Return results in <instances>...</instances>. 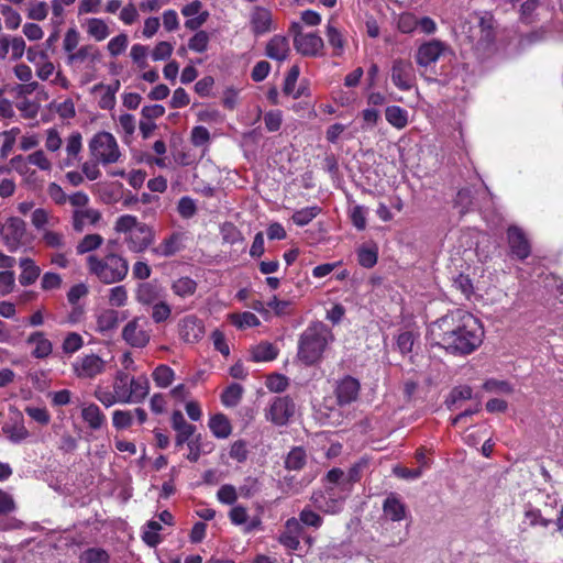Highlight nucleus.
<instances>
[{"label": "nucleus", "instance_id": "nucleus-1", "mask_svg": "<svg viewBox=\"0 0 563 563\" xmlns=\"http://www.w3.org/2000/svg\"><path fill=\"white\" fill-rule=\"evenodd\" d=\"M430 332L441 347L454 355L473 353L484 339L481 321L461 309L439 318L431 324Z\"/></svg>", "mask_w": 563, "mask_h": 563}, {"label": "nucleus", "instance_id": "nucleus-2", "mask_svg": "<svg viewBox=\"0 0 563 563\" xmlns=\"http://www.w3.org/2000/svg\"><path fill=\"white\" fill-rule=\"evenodd\" d=\"M150 393V380L146 375L131 376L124 371H118L113 377L112 390L97 386L93 397L106 408L117 404H140Z\"/></svg>", "mask_w": 563, "mask_h": 563}, {"label": "nucleus", "instance_id": "nucleus-3", "mask_svg": "<svg viewBox=\"0 0 563 563\" xmlns=\"http://www.w3.org/2000/svg\"><path fill=\"white\" fill-rule=\"evenodd\" d=\"M334 336L331 329L321 321L309 324L298 339L297 357L306 366L318 364Z\"/></svg>", "mask_w": 563, "mask_h": 563}, {"label": "nucleus", "instance_id": "nucleus-4", "mask_svg": "<svg viewBox=\"0 0 563 563\" xmlns=\"http://www.w3.org/2000/svg\"><path fill=\"white\" fill-rule=\"evenodd\" d=\"M88 273L104 285L117 284L129 274V262L122 255L108 252L103 256L90 254L86 258Z\"/></svg>", "mask_w": 563, "mask_h": 563}, {"label": "nucleus", "instance_id": "nucleus-5", "mask_svg": "<svg viewBox=\"0 0 563 563\" xmlns=\"http://www.w3.org/2000/svg\"><path fill=\"white\" fill-rule=\"evenodd\" d=\"M88 146L91 157L102 165L114 164L121 157L119 144L109 132L101 131L96 133L89 141Z\"/></svg>", "mask_w": 563, "mask_h": 563}, {"label": "nucleus", "instance_id": "nucleus-6", "mask_svg": "<svg viewBox=\"0 0 563 563\" xmlns=\"http://www.w3.org/2000/svg\"><path fill=\"white\" fill-rule=\"evenodd\" d=\"M152 336L148 320L143 316H136L128 321L121 331L122 340L134 349L145 347Z\"/></svg>", "mask_w": 563, "mask_h": 563}, {"label": "nucleus", "instance_id": "nucleus-7", "mask_svg": "<svg viewBox=\"0 0 563 563\" xmlns=\"http://www.w3.org/2000/svg\"><path fill=\"white\" fill-rule=\"evenodd\" d=\"M0 235L10 252H15L29 243L26 223L18 217H10L2 224Z\"/></svg>", "mask_w": 563, "mask_h": 563}, {"label": "nucleus", "instance_id": "nucleus-8", "mask_svg": "<svg viewBox=\"0 0 563 563\" xmlns=\"http://www.w3.org/2000/svg\"><path fill=\"white\" fill-rule=\"evenodd\" d=\"M107 364V361L96 353H82L71 363V371L79 379H95L106 373Z\"/></svg>", "mask_w": 563, "mask_h": 563}, {"label": "nucleus", "instance_id": "nucleus-9", "mask_svg": "<svg viewBox=\"0 0 563 563\" xmlns=\"http://www.w3.org/2000/svg\"><path fill=\"white\" fill-rule=\"evenodd\" d=\"M296 412L294 399L286 396L274 397L265 409V418L275 426L282 427L289 422Z\"/></svg>", "mask_w": 563, "mask_h": 563}, {"label": "nucleus", "instance_id": "nucleus-10", "mask_svg": "<svg viewBox=\"0 0 563 563\" xmlns=\"http://www.w3.org/2000/svg\"><path fill=\"white\" fill-rule=\"evenodd\" d=\"M393 84L401 91H408L416 84V71L409 59L397 58L390 68Z\"/></svg>", "mask_w": 563, "mask_h": 563}, {"label": "nucleus", "instance_id": "nucleus-11", "mask_svg": "<svg viewBox=\"0 0 563 563\" xmlns=\"http://www.w3.org/2000/svg\"><path fill=\"white\" fill-rule=\"evenodd\" d=\"M451 53L450 46L440 41L431 40L422 43L416 52V63L420 67H428L439 60L441 56Z\"/></svg>", "mask_w": 563, "mask_h": 563}, {"label": "nucleus", "instance_id": "nucleus-12", "mask_svg": "<svg viewBox=\"0 0 563 563\" xmlns=\"http://www.w3.org/2000/svg\"><path fill=\"white\" fill-rule=\"evenodd\" d=\"M324 489L330 495L340 497L344 501L351 494L353 486L349 483V479H345L344 471L334 467L324 477Z\"/></svg>", "mask_w": 563, "mask_h": 563}, {"label": "nucleus", "instance_id": "nucleus-13", "mask_svg": "<svg viewBox=\"0 0 563 563\" xmlns=\"http://www.w3.org/2000/svg\"><path fill=\"white\" fill-rule=\"evenodd\" d=\"M294 46L299 54L314 57L322 54L324 44L323 40L316 33L297 32L294 36Z\"/></svg>", "mask_w": 563, "mask_h": 563}, {"label": "nucleus", "instance_id": "nucleus-14", "mask_svg": "<svg viewBox=\"0 0 563 563\" xmlns=\"http://www.w3.org/2000/svg\"><path fill=\"white\" fill-rule=\"evenodd\" d=\"M507 240L512 256L526 260L531 253V245L525 232L517 225H510L507 230Z\"/></svg>", "mask_w": 563, "mask_h": 563}, {"label": "nucleus", "instance_id": "nucleus-15", "mask_svg": "<svg viewBox=\"0 0 563 563\" xmlns=\"http://www.w3.org/2000/svg\"><path fill=\"white\" fill-rule=\"evenodd\" d=\"M154 241L153 230L145 223L139 225L130 234L125 235L124 242L133 253L144 252Z\"/></svg>", "mask_w": 563, "mask_h": 563}, {"label": "nucleus", "instance_id": "nucleus-16", "mask_svg": "<svg viewBox=\"0 0 563 563\" xmlns=\"http://www.w3.org/2000/svg\"><path fill=\"white\" fill-rule=\"evenodd\" d=\"M126 318V311L120 312L112 308L100 310L96 314V331L102 335L111 334L117 330L121 320Z\"/></svg>", "mask_w": 563, "mask_h": 563}, {"label": "nucleus", "instance_id": "nucleus-17", "mask_svg": "<svg viewBox=\"0 0 563 563\" xmlns=\"http://www.w3.org/2000/svg\"><path fill=\"white\" fill-rule=\"evenodd\" d=\"M178 328L181 340L187 343H196L205 335L203 322L195 314L180 319Z\"/></svg>", "mask_w": 563, "mask_h": 563}, {"label": "nucleus", "instance_id": "nucleus-18", "mask_svg": "<svg viewBox=\"0 0 563 563\" xmlns=\"http://www.w3.org/2000/svg\"><path fill=\"white\" fill-rule=\"evenodd\" d=\"M202 8L203 4L200 0H194L181 8V14L188 18L185 22L186 29L197 31L208 21L210 13Z\"/></svg>", "mask_w": 563, "mask_h": 563}, {"label": "nucleus", "instance_id": "nucleus-19", "mask_svg": "<svg viewBox=\"0 0 563 563\" xmlns=\"http://www.w3.org/2000/svg\"><path fill=\"white\" fill-rule=\"evenodd\" d=\"M360 388L361 385L356 378L350 375L344 376L336 383L334 389L338 404L345 406L355 401L358 397Z\"/></svg>", "mask_w": 563, "mask_h": 563}, {"label": "nucleus", "instance_id": "nucleus-20", "mask_svg": "<svg viewBox=\"0 0 563 563\" xmlns=\"http://www.w3.org/2000/svg\"><path fill=\"white\" fill-rule=\"evenodd\" d=\"M3 434L13 444H20L30 438V432L24 424V419L21 413L7 420L2 428Z\"/></svg>", "mask_w": 563, "mask_h": 563}, {"label": "nucleus", "instance_id": "nucleus-21", "mask_svg": "<svg viewBox=\"0 0 563 563\" xmlns=\"http://www.w3.org/2000/svg\"><path fill=\"white\" fill-rule=\"evenodd\" d=\"M310 499L317 509L330 515L340 512L344 503L340 497L330 495L325 489L313 492Z\"/></svg>", "mask_w": 563, "mask_h": 563}, {"label": "nucleus", "instance_id": "nucleus-22", "mask_svg": "<svg viewBox=\"0 0 563 563\" xmlns=\"http://www.w3.org/2000/svg\"><path fill=\"white\" fill-rule=\"evenodd\" d=\"M121 87L120 80L115 79L109 85L102 82L91 88V93L99 97L98 104L103 110H111L115 106V95Z\"/></svg>", "mask_w": 563, "mask_h": 563}, {"label": "nucleus", "instance_id": "nucleus-23", "mask_svg": "<svg viewBox=\"0 0 563 563\" xmlns=\"http://www.w3.org/2000/svg\"><path fill=\"white\" fill-rule=\"evenodd\" d=\"M478 33L479 37L475 43V46L481 49L488 48L495 41V20L494 16L485 12L479 16L478 20Z\"/></svg>", "mask_w": 563, "mask_h": 563}, {"label": "nucleus", "instance_id": "nucleus-24", "mask_svg": "<svg viewBox=\"0 0 563 563\" xmlns=\"http://www.w3.org/2000/svg\"><path fill=\"white\" fill-rule=\"evenodd\" d=\"M252 32L258 36L273 30L272 12L263 7H255L250 16Z\"/></svg>", "mask_w": 563, "mask_h": 563}, {"label": "nucleus", "instance_id": "nucleus-25", "mask_svg": "<svg viewBox=\"0 0 563 563\" xmlns=\"http://www.w3.org/2000/svg\"><path fill=\"white\" fill-rule=\"evenodd\" d=\"M81 150L82 136L79 132L75 131L66 139V156L59 161V167L65 168L74 166L79 161Z\"/></svg>", "mask_w": 563, "mask_h": 563}, {"label": "nucleus", "instance_id": "nucleus-26", "mask_svg": "<svg viewBox=\"0 0 563 563\" xmlns=\"http://www.w3.org/2000/svg\"><path fill=\"white\" fill-rule=\"evenodd\" d=\"M26 344L34 346L31 355L34 358L43 360L48 357L53 352L52 342L45 336L44 332L35 331L26 339Z\"/></svg>", "mask_w": 563, "mask_h": 563}, {"label": "nucleus", "instance_id": "nucleus-27", "mask_svg": "<svg viewBox=\"0 0 563 563\" xmlns=\"http://www.w3.org/2000/svg\"><path fill=\"white\" fill-rule=\"evenodd\" d=\"M172 427L177 432L176 445L183 446L195 433L196 427L186 421L184 415L179 410H175L172 415Z\"/></svg>", "mask_w": 563, "mask_h": 563}, {"label": "nucleus", "instance_id": "nucleus-28", "mask_svg": "<svg viewBox=\"0 0 563 563\" xmlns=\"http://www.w3.org/2000/svg\"><path fill=\"white\" fill-rule=\"evenodd\" d=\"M164 297L163 289L154 283L140 284L135 292L137 302L143 306H152L164 299Z\"/></svg>", "mask_w": 563, "mask_h": 563}, {"label": "nucleus", "instance_id": "nucleus-29", "mask_svg": "<svg viewBox=\"0 0 563 563\" xmlns=\"http://www.w3.org/2000/svg\"><path fill=\"white\" fill-rule=\"evenodd\" d=\"M290 52L289 42L286 36L274 35L266 44L265 54L267 57L283 62Z\"/></svg>", "mask_w": 563, "mask_h": 563}, {"label": "nucleus", "instance_id": "nucleus-30", "mask_svg": "<svg viewBox=\"0 0 563 563\" xmlns=\"http://www.w3.org/2000/svg\"><path fill=\"white\" fill-rule=\"evenodd\" d=\"M184 234L173 232L168 238L164 239L157 246L152 249V253L161 257H169L175 255L181 249Z\"/></svg>", "mask_w": 563, "mask_h": 563}, {"label": "nucleus", "instance_id": "nucleus-31", "mask_svg": "<svg viewBox=\"0 0 563 563\" xmlns=\"http://www.w3.org/2000/svg\"><path fill=\"white\" fill-rule=\"evenodd\" d=\"M100 220V212L96 209H76L73 212V228L77 232L84 231L87 225H93Z\"/></svg>", "mask_w": 563, "mask_h": 563}, {"label": "nucleus", "instance_id": "nucleus-32", "mask_svg": "<svg viewBox=\"0 0 563 563\" xmlns=\"http://www.w3.org/2000/svg\"><path fill=\"white\" fill-rule=\"evenodd\" d=\"M81 418L87 423V426L92 430L101 429L107 421L104 413L93 402L82 405Z\"/></svg>", "mask_w": 563, "mask_h": 563}, {"label": "nucleus", "instance_id": "nucleus-33", "mask_svg": "<svg viewBox=\"0 0 563 563\" xmlns=\"http://www.w3.org/2000/svg\"><path fill=\"white\" fill-rule=\"evenodd\" d=\"M19 266L21 268V274L19 276V282L22 286H31L33 285L41 274V268L35 264V262L30 257H22L19 261Z\"/></svg>", "mask_w": 563, "mask_h": 563}, {"label": "nucleus", "instance_id": "nucleus-34", "mask_svg": "<svg viewBox=\"0 0 563 563\" xmlns=\"http://www.w3.org/2000/svg\"><path fill=\"white\" fill-rule=\"evenodd\" d=\"M31 222L37 231L44 232V230L57 225L59 218L46 209L37 208L32 212Z\"/></svg>", "mask_w": 563, "mask_h": 563}, {"label": "nucleus", "instance_id": "nucleus-35", "mask_svg": "<svg viewBox=\"0 0 563 563\" xmlns=\"http://www.w3.org/2000/svg\"><path fill=\"white\" fill-rule=\"evenodd\" d=\"M383 511L391 521H400L406 517V506L395 494L387 496L383 505Z\"/></svg>", "mask_w": 563, "mask_h": 563}, {"label": "nucleus", "instance_id": "nucleus-36", "mask_svg": "<svg viewBox=\"0 0 563 563\" xmlns=\"http://www.w3.org/2000/svg\"><path fill=\"white\" fill-rule=\"evenodd\" d=\"M251 361L255 363L274 361L279 353L276 345L271 342H261L251 349Z\"/></svg>", "mask_w": 563, "mask_h": 563}, {"label": "nucleus", "instance_id": "nucleus-37", "mask_svg": "<svg viewBox=\"0 0 563 563\" xmlns=\"http://www.w3.org/2000/svg\"><path fill=\"white\" fill-rule=\"evenodd\" d=\"M209 429L218 439H227L232 433L230 420L223 413H216L209 419Z\"/></svg>", "mask_w": 563, "mask_h": 563}, {"label": "nucleus", "instance_id": "nucleus-38", "mask_svg": "<svg viewBox=\"0 0 563 563\" xmlns=\"http://www.w3.org/2000/svg\"><path fill=\"white\" fill-rule=\"evenodd\" d=\"M408 117V111L399 106H388L385 109L386 121L397 130H402L407 126Z\"/></svg>", "mask_w": 563, "mask_h": 563}, {"label": "nucleus", "instance_id": "nucleus-39", "mask_svg": "<svg viewBox=\"0 0 563 563\" xmlns=\"http://www.w3.org/2000/svg\"><path fill=\"white\" fill-rule=\"evenodd\" d=\"M84 26L88 35L98 42L106 40L110 35V30L102 19L89 18L86 20Z\"/></svg>", "mask_w": 563, "mask_h": 563}, {"label": "nucleus", "instance_id": "nucleus-40", "mask_svg": "<svg viewBox=\"0 0 563 563\" xmlns=\"http://www.w3.org/2000/svg\"><path fill=\"white\" fill-rule=\"evenodd\" d=\"M306 463L307 452L302 446L292 448L285 459V467L289 471H300Z\"/></svg>", "mask_w": 563, "mask_h": 563}, {"label": "nucleus", "instance_id": "nucleus-41", "mask_svg": "<svg viewBox=\"0 0 563 563\" xmlns=\"http://www.w3.org/2000/svg\"><path fill=\"white\" fill-rule=\"evenodd\" d=\"M172 290L176 296L187 298L196 292L197 283L190 277H180L172 284Z\"/></svg>", "mask_w": 563, "mask_h": 563}, {"label": "nucleus", "instance_id": "nucleus-42", "mask_svg": "<svg viewBox=\"0 0 563 563\" xmlns=\"http://www.w3.org/2000/svg\"><path fill=\"white\" fill-rule=\"evenodd\" d=\"M325 35L329 45L334 49L333 55L340 56L344 51V38L342 33L333 25L331 21L328 22L325 27Z\"/></svg>", "mask_w": 563, "mask_h": 563}, {"label": "nucleus", "instance_id": "nucleus-43", "mask_svg": "<svg viewBox=\"0 0 563 563\" xmlns=\"http://www.w3.org/2000/svg\"><path fill=\"white\" fill-rule=\"evenodd\" d=\"M2 37L5 38V57L8 56L9 51L11 49V59H20L25 53V41L21 36H10L2 34Z\"/></svg>", "mask_w": 563, "mask_h": 563}, {"label": "nucleus", "instance_id": "nucleus-44", "mask_svg": "<svg viewBox=\"0 0 563 563\" xmlns=\"http://www.w3.org/2000/svg\"><path fill=\"white\" fill-rule=\"evenodd\" d=\"M243 387L240 384L233 383L229 385L221 395V402L225 407H235L240 404L243 396Z\"/></svg>", "mask_w": 563, "mask_h": 563}, {"label": "nucleus", "instance_id": "nucleus-45", "mask_svg": "<svg viewBox=\"0 0 563 563\" xmlns=\"http://www.w3.org/2000/svg\"><path fill=\"white\" fill-rule=\"evenodd\" d=\"M155 385L159 388H167L175 378V372L167 365H158L152 373Z\"/></svg>", "mask_w": 563, "mask_h": 563}, {"label": "nucleus", "instance_id": "nucleus-46", "mask_svg": "<svg viewBox=\"0 0 563 563\" xmlns=\"http://www.w3.org/2000/svg\"><path fill=\"white\" fill-rule=\"evenodd\" d=\"M103 243V238L100 234L85 235L76 246L77 254L82 255L98 250Z\"/></svg>", "mask_w": 563, "mask_h": 563}, {"label": "nucleus", "instance_id": "nucleus-47", "mask_svg": "<svg viewBox=\"0 0 563 563\" xmlns=\"http://www.w3.org/2000/svg\"><path fill=\"white\" fill-rule=\"evenodd\" d=\"M321 209L318 206L306 207L294 212L291 219L295 224L305 227L309 224L319 213Z\"/></svg>", "mask_w": 563, "mask_h": 563}, {"label": "nucleus", "instance_id": "nucleus-48", "mask_svg": "<svg viewBox=\"0 0 563 563\" xmlns=\"http://www.w3.org/2000/svg\"><path fill=\"white\" fill-rule=\"evenodd\" d=\"M472 397L473 390L470 386H457L451 390L445 404L449 409H453L456 407L459 401L468 400Z\"/></svg>", "mask_w": 563, "mask_h": 563}, {"label": "nucleus", "instance_id": "nucleus-49", "mask_svg": "<svg viewBox=\"0 0 563 563\" xmlns=\"http://www.w3.org/2000/svg\"><path fill=\"white\" fill-rule=\"evenodd\" d=\"M231 322L239 329H246L260 325V319L250 311L233 313L230 316Z\"/></svg>", "mask_w": 563, "mask_h": 563}, {"label": "nucleus", "instance_id": "nucleus-50", "mask_svg": "<svg viewBox=\"0 0 563 563\" xmlns=\"http://www.w3.org/2000/svg\"><path fill=\"white\" fill-rule=\"evenodd\" d=\"M129 296L125 286L118 285L109 289L108 302L111 307L121 308L128 303Z\"/></svg>", "mask_w": 563, "mask_h": 563}, {"label": "nucleus", "instance_id": "nucleus-51", "mask_svg": "<svg viewBox=\"0 0 563 563\" xmlns=\"http://www.w3.org/2000/svg\"><path fill=\"white\" fill-rule=\"evenodd\" d=\"M42 241L47 247L64 250L66 247V239L64 233L54 230H44L42 232Z\"/></svg>", "mask_w": 563, "mask_h": 563}, {"label": "nucleus", "instance_id": "nucleus-52", "mask_svg": "<svg viewBox=\"0 0 563 563\" xmlns=\"http://www.w3.org/2000/svg\"><path fill=\"white\" fill-rule=\"evenodd\" d=\"M350 219L352 224L358 230L363 231L366 229L368 208L355 205L350 209Z\"/></svg>", "mask_w": 563, "mask_h": 563}, {"label": "nucleus", "instance_id": "nucleus-53", "mask_svg": "<svg viewBox=\"0 0 563 563\" xmlns=\"http://www.w3.org/2000/svg\"><path fill=\"white\" fill-rule=\"evenodd\" d=\"M134 421L133 410L118 409L112 412V424L117 430L130 428Z\"/></svg>", "mask_w": 563, "mask_h": 563}, {"label": "nucleus", "instance_id": "nucleus-54", "mask_svg": "<svg viewBox=\"0 0 563 563\" xmlns=\"http://www.w3.org/2000/svg\"><path fill=\"white\" fill-rule=\"evenodd\" d=\"M209 34L206 31L197 30V32L189 38L188 48L196 53H205L209 46Z\"/></svg>", "mask_w": 563, "mask_h": 563}, {"label": "nucleus", "instance_id": "nucleus-55", "mask_svg": "<svg viewBox=\"0 0 563 563\" xmlns=\"http://www.w3.org/2000/svg\"><path fill=\"white\" fill-rule=\"evenodd\" d=\"M84 346V339L77 332H69L62 343V350L67 355H73Z\"/></svg>", "mask_w": 563, "mask_h": 563}, {"label": "nucleus", "instance_id": "nucleus-56", "mask_svg": "<svg viewBox=\"0 0 563 563\" xmlns=\"http://www.w3.org/2000/svg\"><path fill=\"white\" fill-rule=\"evenodd\" d=\"M142 223L137 221L136 217L132 214H123L117 219L114 230L119 233H124L128 235L131 231H134Z\"/></svg>", "mask_w": 563, "mask_h": 563}, {"label": "nucleus", "instance_id": "nucleus-57", "mask_svg": "<svg viewBox=\"0 0 563 563\" xmlns=\"http://www.w3.org/2000/svg\"><path fill=\"white\" fill-rule=\"evenodd\" d=\"M525 519L528 521V523L531 527L542 526V527L547 528L551 523L550 519H547L542 516L540 509L534 508L530 504L527 505L525 508Z\"/></svg>", "mask_w": 563, "mask_h": 563}, {"label": "nucleus", "instance_id": "nucleus-58", "mask_svg": "<svg viewBox=\"0 0 563 563\" xmlns=\"http://www.w3.org/2000/svg\"><path fill=\"white\" fill-rule=\"evenodd\" d=\"M0 12L4 16V23L8 30H16L20 26L22 18L18 11L8 4H1Z\"/></svg>", "mask_w": 563, "mask_h": 563}, {"label": "nucleus", "instance_id": "nucleus-59", "mask_svg": "<svg viewBox=\"0 0 563 563\" xmlns=\"http://www.w3.org/2000/svg\"><path fill=\"white\" fill-rule=\"evenodd\" d=\"M80 563H109V555L102 549L91 548L80 555Z\"/></svg>", "mask_w": 563, "mask_h": 563}, {"label": "nucleus", "instance_id": "nucleus-60", "mask_svg": "<svg viewBox=\"0 0 563 563\" xmlns=\"http://www.w3.org/2000/svg\"><path fill=\"white\" fill-rule=\"evenodd\" d=\"M172 314L170 306L165 301V298L161 301L152 305L151 317L155 323H162L166 321Z\"/></svg>", "mask_w": 563, "mask_h": 563}, {"label": "nucleus", "instance_id": "nucleus-61", "mask_svg": "<svg viewBox=\"0 0 563 563\" xmlns=\"http://www.w3.org/2000/svg\"><path fill=\"white\" fill-rule=\"evenodd\" d=\"M63 145V139L56 128H49L45 131V148L51 153H56Z\"/></svg>", "mask_w": 563, "mask_h": 563}, {"label": "nucleus", "instance_id": "nucleus-62", "mask_svg": "<svg viewBox=\"0 0 563 563\" xmlns=\"http://www.w3.org/2000/svg\"><path fill=\"white\" fill-rule=\"evenodd\" d=\"M190 142L196 147L207 146L210 142V132L203 125L194 126L190 133Z\"/></svg>", "mask_w": 563, "mask_h": 563}, {"label": "nucleus", "instance_id": "nucleus-63", "mask_svg": "<svg viewBox=\"0 0 563 563\" xmlns=\"http://www.w3.org/2000/svg\"><path fill=\"white\" fill-rule=\"evenodd\" d=\"M26 161L29 164L36 166L37 168H40L43 172L52 170V163L43 150H37V151L31 153L26 157Z\"/></svg>", "mask_w": 563, "mask_h": 563}, {"label": "nucleus", "instance_id": "nucleus-64", "mask_svg": "<svg viewBox=\"0 0 563 563\" xmlns=\"http://www.w3.org/2000/svg\"><path fill=\"white\" fill-rule=\"evenodd\" d=\"M415 344V335L411 331L400 332L396 339V346L402 355L411 353Z\"/></svg>", "mask_w": 563, "mask_h": 563}]
</instances>
